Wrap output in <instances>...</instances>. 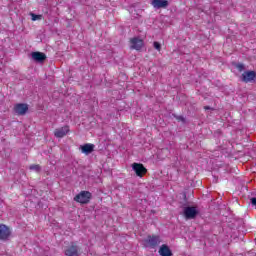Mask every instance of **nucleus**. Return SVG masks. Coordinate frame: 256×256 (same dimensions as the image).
<instances>
[{
	"label": "nucleus",
	"instance_id": "dca6fc26",
	"mask_svg": "<svg viewBox=\"0 0 256 256\" xmlns=\"http://www.w3.org/2000/svg\"><path fill=\"white\" fill-rule=\"evenodd\" d=\"M32 15V21H39L43 18V15H37V14H31Z\"/></svg>",
	"mask_w": 256,
	"mask_h": 256
},
{
	"label": "nucleus",
	"instance_id": "6e6552de",
	"mask_svg": "<svg viewBox=\"0 0 256 256\" xmlns=\"http://www.w3.org/2000/svg\"><path fill=\"white\" fill-rule=\"evenodd\" d=\"M64 254L66 256H79V246L75 242H71V245L65 249Z\"/></svg>",
	"mask_w": 256,
	"mask_h": 256
},
{
	"label": "nucleus",
	"instance_id": "f3484780",
	"mask_svg": "<svg viewBox=\"0 0 256 256\" xmlns=\"http://www.w3.org/2000/svg\"><path fill=\"white\" fill-rule=\"evenodd\" d=\"M153 47H154V49H156V51H161V43L154 41Z\"/></svg>",
	"mask_w": 256,
	"mask_h": 256
},
{
	"label": "nucleus",
	"instance_id": "f257e3e1",
	"mask_svg": "<svg viewBox=\"0 0 256 256\" xmlns=\"http://www.w3.org/2000/svg\"><path fill=\"white\" fill-rule=\"evenodd\" d=\"M92 197L93 194H91V192L83 190L74 197V201L81 205H87V203L91 201Z\"/></svg>",
	"mask_w": 256,
	"mask_h": 256
},
{
	"label": "nucleus",
	"instance_id": "2eb2a0df",
	"mask_svg": "<svg viewBox=\"0 0 256 256\" xmlns=\"http://www.w3.org/2000/svg\"><path fill=\"white\" fill-rule=\"evenodd\" d=\"M29 169L31 171H36V173H39L41 171V166L39 164H32L30 165Z\"/></svg>",
	"mask_w": 256,
	"mask_h": 256
},
{
	"label": "nucleus",
	"instance_id": "9d476101",
	"mask_svg": "<svg viewBox=\"0 0 256 256\" xmlns=\"http://www.w3.org/2000/svg\"><path fill=\"white\" fill-rule=\"evenodd\" d=\"M256 72L255 71H245L242 74V81L244 83H251V81H255Z\"/></svg>",
	"mask_w": 256,
	"mask_h": 256
},
{
	"label": "nucleus",
	"instance_id": "412c9836",
	"mask_svg": "<svg viewBox=\"0 0 256 256\" xmlns=\"http://www.w3.org/2000/svg\"><path fill=\"white\" fill-rule=\"evenodd\" d=\"M178 121H183V117L180 116V117L178 118Z\"/></svg>",
	"mask_w": 256,
	"mask_h": 256
},
{
	"label": "nucleus",
	"instance_id": "4468645a",
	"mask_svg": "<svg viewBox=\"0 0 256 256\" xmlns=\"http://www.w3.org/2000/svg\"><path fill=\"white\" fill-rule=\"evenodd\" d=\"M32 59H34V61H37L38 63H43V61L47 59V56L43 52H33Z\"/></svg>",
	"mask_w": 256,
	"mask_h": 256
},
{
	"label": "nucleus",
	"instance_id": "20e7f679",
	"mask_svg": "<svg viewBox=\"0 0 256 256\" xmlns=\"http://www.w3.org/2000/svg\"><path fill=\"white\" fill-rule=\"evenodd\" d=\"M129 43L130 49H134L135 51H141L145 47V42L139 37L130 38Z\"/></svg>",
	"mask_w": 256,
	"mask_h": 256
},
{
	"label": "nucleus",
	"instance_id": "ddd939ff",
	"mask_svg": "<svg viewBox=\"0 0 256 256\" xmlns=\"http://www.w3.org/2000/svg\"><path fill=\"white\" fill-rule=\"evenodd\" d=\"M152 6L155 7V9H166V7H169V1L167 0H153Z\"/></svg>",
	"mask_w": 256,
	"mask_h": 256
},
{
	"label": "nucleus",
	"instance_id": "9b49d317",
	"mask_svg": "<svg viewBox=\"0 0 256 256\" xmlns=\"http://www.w3.org/2000/svg\"><path fill=\"white\" fill-rule=\"evenodd\" d=\"M81 153H84V155H90V153H93L95 151V144L87 143L80 146Z\"/></svg>",
	"mask_w": 256,
	"mask_h": 256
},
{
	"label": "nucleus",
	"instance_id": "1a4fd4ad",
	"mask_svg": "<svg viewBox=\"0 0 256 256\" xmlns=\"http://www.w3.org/2000/svg\"><path fill=\"white\" fill-rule=\"evenodd\" d=\"M70 129L69 126H63L61 128H57L54 130V136L57 137V139H63L69 133Z\"/></svg>",
	"mask_w": 256,
	"mask_h": 256
},
{
	"label": "nucleus",
	"instance_id": "a211bd4d",
	"mask_svg": "<svg viewBox=\"0 0 256 256\" xmlns=\"http://www.w3.org/2000/svg\"><path fill=\"white\" fill-rule=\"evenodd\" d=\"M236 68L238 69V71H244L245 70V65L243 64H237Z\"/></svg>",
	"mask_w": 256,
	"mask_h": 256
},
{
	"label": "nucleus",
	"instance_id": "f03ea898",
	"mask_svg": "<svg viewBox=\"0 0 256 256\" xmlns=\"http://www.w3.org/2000/svg\"><path fill=\"white\" fill-rule=\"evenodd\" d=\"M146 247H150L151 249H155V247H159L161 244V237L159 235H149L144 240Z\"/></svg>",
	"mask_w": 256,
	"mask_h": 256
},
{
	"label": "nucleus",
	"instance_id": "f8f14e48",
	"mask_svg": "<svg viewBox=\"0 0 256 256\" xmlns=\"http://www.w3.org/2000/svg\"><path fill=\"white\" fill-rule=\"evenodd\" d=\"M160 256H173V251L167 244H162L158 250Z\"/></svg>",
	"mask_w": 256,
	"mask_h": 256
},
{
	"label": "nucleus",
	"instance_id": "7ed1b4c3",
	"mask_svg": "<svg viewBox=\"0 0 256 256\" xmlns=\"http://www.w3.org/2000/svg\"><path fill=\"white\" fill-rule=\"evenodd\" d=\"M199 215V210L195 206H186L183 209V216L185 219H195Z\"/></svg>",
	"mask_w": 256,
	"mask_h": 256
},
{
	"label": "nucleus",
	"instance_id": "6ab92c4d",
	"mask_svg": "<svg viewBox=\"0 0 256 256\" xmlns=\"http://www.w3.org/2000/svg\"><path fill=\"white\" fill-rule=\"evenodd\" d=\"M250 201H251V204L253 205V207L256 208V198L253 197V198L250 199Z\"/></svg>",
	"mask_w": 256,
	"mask_h": 256
},
{
	"label": "nucleus",
	"instance_id": "39448f33",
	"mask_svg": "<svg viewBox=\"0 0 256 256\" xmlns=\"http://www.w3.org/2000/svg\"><path fill=\"white\" fill-rule=\"evenodd\" d=\"M132 170L134 171V173H136L137 177H140V179L147 175V168H145V166L141 163L134 162L132 164Z\"/></svg>",
	"mask_w": 256,
	"mask_h": 256
},
{
	"label": "nucleus",
	"instance_id": "aec40b11",
	"mask_svg": "<svg viewBox=\"0 0 256 256\" xmlns=\"http://www.w3.org/2000/svg\"><path fill=\"white\" fill-rule=\"evenodd\" d=\"M205 111H209L211 109L210 106H204Z\"/></svg>",
	"mask_w": 256,
	"mask_h": 256
},
{
	"label": "nucleus",
	"instance_id": "0eeeda50",
	"mask_svg": "<svg viewBox=\"0 0 256 256\" xmlns=\"http://www.w3.org/2000/svg\"><path fill=\"white\" fill-rule=\"evenodd\" d=\"M27 111H29V105L25 104V103H18L14 106V113L16 115H26Z\"/></svg>",
	"mask_w": 256,
	"mask_h": 256
},
{
	"label": "nucleus",
	"instance_id": "423d86ee",
	"mask_svg": "<svg viewBox=\"0 0 256 256\" xmlns=\"http://www.w3.org/2000/svg\"><path fill=\"white\" fill-rule=\"evenodd\" d=\"M11 237V229L5 224H0V241H7Z\"/></svg>",
	"mask_w": 256,
	"mask_h": 256
}]
</instances>
